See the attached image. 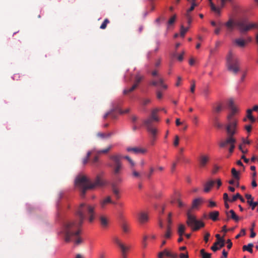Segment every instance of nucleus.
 Returning a JSON list of instances; mask_svg holds the SVG:
<instances>
[{
	"mask_svg": "<svg viewBox=\"0 0 258 258\" xmlns=\"http://www.w3.org/2000/svg\"><path fill=\"white\" fill-rule=\"evenodd\" d=\"M95 206L86 203L80 205L76 211L77 219L66 222L64 225L63 233L64 240L67 242L74 241L75 244H79L83 241L79 236L80 228L85 219H88L92 223L95 218Z\"/></svg>",
	"mask_w": 258,
	"mask_h": 258,
	"instance_id": "f257e3e1",
	"label": "nucleus"
},
{
	"mask_svg": "<svg viewBox=\"0 0 258 258\" xmlns=\"http://www.w3.org/2000/svg\"><path fill=\"white\" fill-rule=\"evenodd\" d=\"M75 184L81 192V196L84 197L86 191L92 189L97 186H101L105 184V182L97 176L94 182L84 175L79 176L76 178Z\"/></svg>",
	"mask_w": 258,
	"mask_h": 258,
	"instance_id": "f03ea898",
	"label": "nucleus"
},
{
	"mask_svg": "<svg viewBox=\"0 0 258 258\" xmlns=\"http://www.w3.org/2000/svg\"><path fill=\"white\" fill-rule=\"evenodd\" d=\"M158 111L157 109H153L150 116L144 122L147 131L152 135L153 140L155 139L157 132L156 124L159 121V117L157 116Z\"/></svg>",
	"mask_w": 258,
	"mask_h": 258,
	"instance_id": "7ed1b4c3",
	"label": "nucleus"
},
{
	"mask_svg": "<svg viewBox=\"0 0 258 258\" xmlns=\"http://www.w3.org/2000/svg\"><path fill=\"white\" fill-rule=\"evenodd\" d=\"M110 161L107 166L111 169L113 175H120L123 169L122 162V156L119 154L112 155L109 156Z\"/></svg>",
	"mask_w": 258,
	"mask_h": 258,
	"instance_id": "20e7f679",
	"label": "nucleus"
},
{
	"mask_svg": "<svg viewBox=\"0 0 258 258\" xmlns=\"http://www.w3.org/2000/svg\"><path fill=\"white\" fill-rule=\"evenodd\" d=\"M240 60L229 51L226 56V67L228 71L233 74H237L240 70Z\"/></svg>",
	"mask_w": 258,
	"mask_h": 258,
	"instance_id": "39448f33",
	"label": "nucleus"
},
{
	"mask_svg": "<svg viewBox=\"0 0 258 258\" xmlns=\"http://www.w3.org/2000/svg\"><path fill=\"white\" fill-rule=\"evenodd\" d=\"M191 209H189L187 212V220L186 223L188 226H190L193 230L196 231L199 229L200 228L204 226V223L197 220L195 215L191 213Z\"/></svg>",
	"mask_w": 258,
	"mask_h": 258,
	"instance_id": "423d86ee",
	"label": "nucleus"
},
{
	"mask_svg": "<svg viewBox=\"0 0 258 258\" xmlns=\"http://www.w3.org/2000/svg\"><path fill=\"white\" fill-rule=\"evenodd\" d=\"M227 119L226 130L227 135L234 136L238 132V120L236 118H231V115H228Z\"/></svg>",
	"mask_w": 258,
	"mask_h": 258,
	"instance_id": "0eeeda50",
	"label": "nucleus"
},
{
	"mask_svg": "<svg viewBox=\"0 0 258 258\" xmlns=\"http://www.w3.org/2000/svg\"><path fill=\"white\" fill-rule=\"evenodd\" d=\"M236 25L241 33L246 32L253 28L258 27L257 24L249 23L246 20L239 21L236 24Z\"/></svg>",
	"mask_w": 258,
	"mask_h": 258,
	"instance_id": "6e6552de",
	"label": "nucleus"
},
{
	"mask_svg": "<svg viewBox=\"0 0 258 258\" xmlns=\"http://www.w3.org/2000/svg\"><path fill=\"white\" fill-rule=\"evenodd\" d=\"M235 143L236 139L234 138L233 136L228 135L227 138L225 140L220 142V146L221 147H225L229 145V151L230 153H232L235 148Z\"/></svg>",
	"mask_w": 258,
	"mask_h": 258,
	"instance_id": "1a4fd4ad",
	"label": "nucleus"
},
{
	"mask_svg": "<svg viewBox=\"0 0 258 258\" xmlns=\"http://www.w3.org/2000/svg\"><path fill=\"white\" fill-rule=\"evenodd\" d=\"M113 240L114 242L120 248L122 257L126 258V253L130 248V246L124 245L117 237H113Z\"/></svg>",
	"mask_w": 258,
	"mask_h": 258,
	"instance_id": "9d476101",
	"label": "nucleus"
},
{
	"mask_svg": "<svg viewBox=\"0 0 258 258\" xmlns=\"http://www.w3.org/2000/svg\"><path fill=\"white\" fill-rule=\"evenodd\" d=\"M152 79L150 82V85L156 88L161 86V76L159 73L155 70L152 72Z\"/></svg>",
	"mask_w": 258,
	"mask_h": 258,
	"instance_id": "9b49d317",
	"label": "nucleus"
},
{
	"mask_svg": "<svg viewBox=\"0 0 258 258\" xmlns=\"http://www.w3.org/2000/svg\"><path fill=\"white\" fill-rule=\"evenodd\" d=\"M143 79V76H142L140 75L139 74H138L135 77V83L133 86L130 88L129 89H124L123 90V94L124 95L127 94V93H129L130 92H132L136 88H137L140 83L141 82V81Z\"/></svg>",
	"mask_w": 258,
	"mask_h": 258,
	"instance_id": "f8f14e48",
	"label": "nucleus"
},
{
	"mask_svg": "<svg viewBox=\"0 0 258 258\" xmlns=\"http://www.w3.org/2000/svg\"><path fill=\"white\" fill-rule=\"evenodd\" d=\"M210 160V156L208 154L201 155L199 158V166L201 168H204Z\"/></svg>",
	"mask_w": 258,
	"mask_h": 258,
	"instance_id": "ddd939ff",
	"label": "nucleus"
},
{
	"mask_svg": "<svg viewBox=\"0 0 258 258\" xmlns=\"http://www.w3.org/2000/svg\"><path fill=\"white\" fill-rule=\"evenodd\" d=\"M171 216H172V213H170L168 215V225L167 227V229L166 231V232L164 235V237L166 238H169L171 235L172 233V229H171V223H172V220H171Z\"/></svg>",
	"mask_w": 258,
	"mask_h": 258,
	"instance_id": "4468645a",
	"label": "nucleus"
},
{
	"mask_svg": "<svg viewBox=\"0 0 258 258\" xmlns=\"http://www.w3.org/2000/svg\"><path fill=\"white\" fill-rule=\"evenodd\" d=\"M228 105L231 110V112L228 115H231V118H235L234 115L239 111V109L234 105L232 99L228 101Z\"/></svg>",
	"mask_w": 258,
	"mask_h": 258,
	"instance_id": "2eb2a0df",
	"label": "nucleus"
},
{
	"mask_svg": "<svg viewBox=\"0 0 258 258\" xmlns=\"http://www.w3.org/2000/svg\"><path fill=\"white\" fill-rule=\"evenodd\" d=\"M215 183V181L214 180L211 179L208 180L204 184V191L206 193L209 192L213 187Z\"/></svg>",
	"mask_w": 258,
	"mask_h": 258,
	"instance_id": "dca6fc26",
	"label": "nucleus"
},
{
	"mask_svg": "<svg viewBox=\"0 0 258 258\" xmlns=\"http://www.w3.org/2000/svg\"><path fill=\"white\" fill-rule=\"evenodd\" d=\"M225 213L228 219H232L235 222H238L240 219V218L235 214L233 210H230L229 211H226Z\"/></svg>",
	"mask_w": 258,
	"mask_h": 258,
	"instance_id": "f3484780",
	"label": "nucleus"
},
{
	"mask_svg": "<svg viewBox=\"0 0 258 258\" xmlns=\"http://www.w3.org/2000/svg\"><path fill=\"white\" fill-rule=\"evenodd\" d=\"M126 150L128 152H132L136 154H144L146 152V150L145 149L143 148H140L138 147H128L126 149Z\"/></svg>",
	"mask_w": 258,
	"mask_h": 258,
	"instance_id": "a211bd4d",
	"label": "nucleus"
},
{
	"mask_svg": "<svg viewBox=\"0 0 258 258\" xmlns=\"http://www.w3.org/2000/svg\"><path fill=\"white\" fill-rule=\"evenodd\" d=\"M225 245V240H220L216 241L213 245L211 247V249L213 251H216L221 247H223Z\"/></svg>",
	"mask_w": 258,
	"mask_h": 258,
	"instance_id": "6ab92c4d",
	"label": "nucleus"
},
{
	"mask_svg": "<svg viewBox=\"0 0 258 258\" xmlns=\"http://www.w3.org/2000/svg\"><path fill=\"white\" fill-rule=\"evenodd\" d=\"M112 191L117 200L119 199L120 196V190L115 183L111 184Z\"/></svg>",
	"mask_w": 258,
	"mask_h": 258,
	"instance_id": "aec40b11",
	"label": "nucleus"
},
{
	"mask_svg": "<svg viewBox=\"0 0 258 258\" xmlns=\"http://www.w3.org/2000/svg\"><path fill=\"white\" fill-rule=\"evenodd\" d=\"M204 202V199L198 198L193 200L192 203V209H197L199 206Z\"/></svg>",
	"mask_w": 258,
	"mask_h": 258,
	"instance_id": "412c9836",
	"label": "nucleus"
},
{
	"mask_svg": "<svg viewBox=\"0 0 258 258\" xmlns=\"http://www.w3.org/2000/svg\"><path fill=\"white\" fill-rule=\"evenodd\" d=\"M176 20V16L174 15L171 17L170 19L167 21L166 23V29L167 31H169L171 29H172L174 26V24Z\"/></svg>",
	"mask_w": 258,
	"mask_h": 258,
	"instance_id": "4be33fe9",
	"label": "nucleus"
},
{
	"mask_svg": "<svg viewBox=\"0 0 258 258\" xmlns=\"http://www.w3.org/2000/svg\"><path fill=\"white\" fill-rule=\"evenodd\" d=\"M234 43L238 47H244L246 44V40L242 38H238L234 40Z\"/></svg>",
	"mask_w": 258,
	"mask_h": 258,
	"instance_id": "5701e85b",
	"label": "nucleus"
},
{
	"mask_svg": "<svg viewBox=\"0 0 258 258\" xmlns=\"http://www.w3.org/2000/svg\"><path fill=\"white\" fill-rule=\"evenodd\" d=\"M108 204H115L116 203L112 201L110 196L107 197L100 202V205L102 208H104L105 206Z\"/></svg>",
	"mask_w": 258,
	"mask_h": 258,
	"instance_id": "b1692460",
	"label": "nucleus"
},
{
	"mask_svg": "<svg viewBox=\"0 0 258 258\" xmlns=\"http://www.w3.org/2000/svg\"><path fill=\"white\" fill-rule=\"evenodd\" d=\"M224 25L226 26L227 30L231 32L233 30L235 25V23L232 19H230L226 23H225Z\"/></svg>",
	"mask_w": 258,
	"mask_h": 258,
	"instance_id": "393cba45",
	"label": "nucleus"
},
{
	"mask_svg": "<svg viewBox=\"0 0 258 258\" xmlns=\"http://www.w3.org/2000/svg\"><path fill=\"white\" fill-rule=\"evenodd\" d=\"M98 155H95L90 161L91 165L95 167H98L101 164Z\"/></svg>",
	"mask_w": 258,
	"mask_h": 258,
	"instance_id": "a878e982",
	"label": "nucleus"
},
{
	"mask_svg": "<svg viewBox=\"0 0 258 258\" xmlns=\"http://www.w3.org/2000/svg\"><path fill=\"white\" fill-rule=\"evenodd\" d=\"M148 216L146 213H145L144 212H142L139 214V221L141 223L144 224V223L147 222L148 221Z\"/></svg>",
	"mask_w": 258,
	"mask_h": 258,
	"instance_id": "bb28decb",
	"label": "nucleus"
},
{
	"mask_svg": "<svg viewBox=\"0 0 258 258\" xmlns=\"http://www.w3.org/2000/svg\"><path fill=\"white\" fill-rule=\"evenodd\" d=\"M219 216V213L217 211H212L209 215V218L214 221H216L218 219Z\"/></svg>",
	"mask_w": 258,
	"mask_h": 258,
	"instance_id": "cd10ccee",
	"label": "nucleus"
},
{
	"mask_svg": "<svg viewBox=\"0 0 258 258\" xmlns=\"http://www.w3.org/2000/svg\"><path fill=\"white\" fill-rule=\"evenodd\" d=\"M93 152L94 150L90 151L87 152L86 157L82 159V164L83 165H86L89 162L90 156Z\"/></svg>",
	"mask_w": 258,
	"mask_h": 258,
	"instance_id": "c85d7f7f",
	"label": "nucleus"
},
{
	"mask_svg": "<svg viewBox=\"0 0 258 258\" xmlns=\"http://www.w3.org/2000/svg\"><path fill=\"white\" fill-rule=\"evenodd\" d=\"M99 220L101 225L103 227H106L108 225V219L104 216H101L99 217Z\"/></svg>",
	"mask_w": 258,
	"mask_h": 258,
	"instance_id": "c756f323",
	"label": "nucleus"
},
{
	"mask_svg": "<svg viewBox=\"0 0 258 258\" xmlns=\"http://www.w3.org/2000/svg\"><path fill=\"white\" fill-rule=\"evenodd\" d=\"M165 255L168 257H171L172 258L176 257V255L175 254L172 253L170 251L167 249H164L162 251V256Z\"/></svg>",
	"mask_w": 258,
	"mask_h": 258,
	"instance_id": "7c9ffc66",
	"label": "nucleus"
},
{
	"mask_svg": "<svg viewBox=\"0 0 258 258\" xmlns=\"http://www.w3.org/2000/svg\"><path fill=\"white\" fill-rule=\"evenodd\" d=\"M185 226L183 224H179L178 228V234L179 236H182L184 233Z\"/></svg>",
	"mask_w": 258,
	"mask_h": 258,
	"instance_id": "2f4dec72",
	"label": "nucleus"
},
{
	"mask_svg": "<svg viewBox=\"0 0 258 258\" xmlns=\"http://www.w3.org/2000/svg\"><path fill=\"white\" fill-rule=\"evenodd\" d=\"M252 110L249 109L247 110V118L250 120L251 122H254L255 121V118L252 115Z\"/></svg>",
	"mask_w": 258,
	"mask_h": 258,
	"instance_id": "473e14b6",
	"label": "nucleus"
},
{
	"mask_svg": "<svg viewBox=\"0 0 258 258\" xmlns=\"http://www.w3.org/2000/svg\"><path fill=\"white\" fill-rule=\"evenodd\" d=\"M253 246V244L252 243H249L248 245H244L242 247V249H243V251H247L248 252H249L250 253H252V247Z\"/></svg>",
	"mask_w": 258,
	"mask_h": 258,
	"instance_id": "72a5a7b5",
	"label": "nucleus"
},
{
	"mask_svg": "<svg viewBox=\"0 0 258 258\" xmlns=\"http://www.w3.org/2000/svg\"><path fill=\"white\" fill-rule=\"evenodd\" d=\"M112 134L111 133H109L108 134H104L102 133H98L97 134V137L103 138V139H107L109 138Z\"/></svg>",
	"mask_w": 258,
	"mask_h": 258,
	"instance_id": "f704fd0d",
	"label": "nucleus"
},
{
	"mask_svg": "<svg viewBox=\"0 0 258 258\" xmlns=\"http://www.w3.org/2000/svg\"><path fill=\"white\" fill-rule=\"evenodd\" d=\"M231 173L233 177L237 180L240 179L239 172L236 170L234 168H233L231 170Z\"/></svg>",
	"mask_w": 258,
	"mask_h": 258,
	"instance_id": "c9c22d12",
	"label": "nucleus"
},
{
	"mask_svg": "<svg viewBox=\"0 0 258 258\" xmlns=\"http://www.w3.org/2000/svg\"><path fill=\"white\" fill-rule=\"evenodd\" d=\"M184 54V51H182L179 54H178L176 52H175L173 54V56L174 57L177 58L178 60L181 61L183 60Z\"/></svg>",
	"mask_w": 258,
	"mask_h": 258,
	"instance_id": "e433bc0d",
	"label": "nucleus"
},
{
	"mask_svg": "<svg viewBox=\"0 0 258 258\" xmlns=\"http://www.w3.org/2000/svg\"><path fill=\"white\" fill-rule=\"evenodd\" d=\"M108 116H110L112 118L115 119L117 117V114L113 112V111H110L107 113H106L104 116V118H106Z\"/></svg>",
	"mask_w": 258,
	"mask_h": 258,
	"instance_id": "4c0bfd02",
	"label": "nucleus"
},
{
	"mask_svg": "<svg viewBox=\"0 0 258 258\" xmlns=\"http://www.w3.org/2000/svg\"><path fill=\"white\" fill-rule=\"evenodd\" d=\"M121 228L122 229V231L125 233H127L130 231V227L128 224L126 223H122L121 225Z\"/></svg>",
	"mask_w": 258,
	"mask_h": 258,
	"instance_id": "58836bf2",
	"label": "nucleus"
},
{
	"mask_svg": "<svg viewBox=\"0 0 258 258\" xmlns=\"http://www.w3.org/2000/svg\"><path fill=\"white\" fill-rule=\"evenodd\" d=\"M111 148H112V146H109L108 147H107V148H106L105 149L100 150H98V151H96V153H97V154H106L110 151V150L111 149Z\"/></svg>",
	"mask_w": 258,
	"mask_h": 258,
	"instance_id": "ea45409f",
	"label": "nucleus"
},
{
	"mask_svg": "<svg viewBox=\"0 0 258 258\" xmlns=\"http://www.w3.org/2000/svg\"><path fill=\"white\" fill-rule=\"evenodd\" d=\"M222 23L221 22H218V26H216V28L214 30V33L216 35H219L221 30V27L222 26Z\"/></svg>",
	"mask_w": 258,
	"mask_h": 258,
	"instance_id": "a19ab883",
	"label": "nucleus"
},
{
	"mask_svg": "<svg viewBox=\"0 0 258 258\" xmlns=\"http://www.w3.org/2000/svg\"><path fill=\"white\" fill-rule=\"evenodd\" d=\"M202 258H211V254L209 253L206 252L204 249L200 251Z\"/></svg>",
	"mask_w": 258,
	"mask_h": 258,
	"instance_id": "79ce46f5",
	"label": "nucleus"
},
{
	"mask_svg": "<svg viewBox=\"0 0 258 258\" xmlns=\"http://www.w3.org/2000/svg\"><path fill=\"white\" fill-rule=\"evenodd\" d=\"M223 106L221 104L218 103L216 106L213 107L214 110L216 113L221 112L222 110Z\"/></svg>",
	"mask_w": 258,
	"mask_h": 258,
	"instance_id": "37998d69",
	"label": "nucleus"
},
{
	"mask_svg": "<svg viewBox=\"0 0 258 258\" xmlns=\"http://www.w3.org/2000/svg\"><path fill=\"white\" fill-rule=\"evenodd\" d=\"M188 30V28H185L183 25L181 26L180 27V36L182 37H184L185 33L187 32Z\"/></svg>",
	"mask_w": 258,
	"mask_h": 258,
	"instance_id": "c03bdc74",
	"label": "nucleus"
},
{
	"mask_svg": "<svg viewBox=\"0 0 258 258\" xmlns=\"http://www.w3.org/2000/svg\"><path fill=\"white\" fill-rule=\"evenodd\" d=\"M210 5L212 11L217 13L220 12V9L216 7L212 2H211Z\"/></svg>",
	"mask_w": 258,
	"mask_h": 258,
	"instance_id": "a18cd8bd",
	"label": "nucleus"
},
{
	"mask_svg": "<svg viewBox=\"0 0 258 258\" xmlns=\"http://www.w3.org/2000/svg\"><path fill=\"white\" fill-rule=\"evenodd\" d=\"M196 4L194 3V2L191 3V6L190 8H189L186 12V17L187 18H188L189 13L194 10Z\"/></svg>",
	"mask_w": 258,
	"mask_h": 258,
	"instance_id": "49530a36",
	"label": "nucleus"
},
{
	"mask_svg": "<svg viewBox=\"0 0 258 258\" xmlns=\"http://www.w3.org/2000/svg\"><path fill=\"white\" fill-rule=\"evenodd\" d=\"M109 23V21L108 19H105L102 24L101 25L100 28L101 29H105L107 25Z\"/></svg>",
	"mask_w": 258,
	"mask_h": 258,
	"instance_id": "de8ad7c7",
	"label": "nucleus"
},
{
	"mask_svg": "<svg viewBox=\"0 0 258 258\" xmlns=\"http://www.w3.org/2000/svg\"><path fill=\"white\" fill-rule=\"evenodd\" d=\"M248 204L251 207L252 210H254L256 206L258 205L257 202H253V201H249L248 202Z\"/></svg>",
	"mask_w": 258,
	"mask_h": 258,
	"instance_id": "09e8293b",
	"label": "nucleus"
},
{
	"mask_svg": "<svg viewBox=\"0 0 258 258\" xmlns=\"http://www.w3.org/2000/svg\"><path fill=\"white\" fill-rule=\"evenodd\" d=\"M114 181L112 183H115L117 185V183H120L122 182V178L120 177V175H114Z\"/></svg>",
	"mask_w": 258,
	"mask_h": 258,
	"instance_id": "8fccbe9b",
	"label": "nucleus"
},
{
	"mask_svg": "<svg viewBox=\"0 0 258 258\" xmlns=\"http://www.w3.org/2000/svg\"><path fill=\"white\" fill-rule=\"evenodd\" d=\"M195 87H196L195 81V80L191 81V86H190V91L191 93H193L195 92Z\"/></svg>",
	"mask_w": 258,
	"mask_h": 258,
	"instance_id": "3c124183",
	"label": "nucleus"
},
{
	"mask_svg": "<svg viewBox=\"0 0 258 258\" xmlns=\"http://www.w3.org/2000/svg\"><path fill=\"white\" fill-rule=\"evenodd\" d=\"M220 169V167L217 165H214L212 170V173L213 174H216Z\"/></svg>",
	"mask_w": 258,
	"mask_h": 258,
	"instance_id": "603ef678",
	"label": "nucleus"
},
{
	"mask_svg": "<svg viewBox=\"0 0 258 258\" xmlns=\"http://www.w3.org/2000/svg\"><path fill=\"white\" fill-rule=\"evenodd\" d=\"M179 138L178 136H176L173 141V145L175 147H177L179 145Z\"/></svg>",
	"mask_w": 258,
	"mask_h": 258,
	"instance_id": "864d4df0",
	"label": "nucleus"
},
{
	"mask_svg": "<svg viewBox=\"0 0 258 258\" xmlns=\"http://www.w3.org/2000/svg\"><path fill=\"white\" fill-rule=\"evenodd\" d=\"M240 197V195L239 194L237 193L235 195L233 196L232 198L229 200V202H233L235 201L237 199Z\"/></svg>",
	"mask_w": 258,
	"mask_h": 258,
	"instance_id": "5fc2aeb1",
	"label": "nucleus"
},
{
	"mask_svg": "<svg viewBox=\"0 0 258 258\" xmlns=\"http://www.w3.org/2000/svg\"><path fill=\"white\" fill-rule=\"evenodd\" d=\"M177 202L178 204V206L179 208H182L185 206V204L184 203H183L180 199H178L177 200Z\"/></svg>",
	"mask_w": 258,
	"mask_h": 258,
	"instance_id": "6e6d98bb",
	"label": "nucleus"
},
{
	"mask_svg": "<svg viewBox=\"0 0 258 258\" xmlns=\"http://www.w3.org/2000/svg\"><path fill=\"white\" fill-rule=\"evenodd\" d=\"M124 158V159H126L128 162L129 163L131 164V165L132 166H134L135 165V163L134 162V161L131 159V158L128 157V156H124V157H123L122 156V158Z\"/></svg>",
	"mask_w": 258,
	"mask_h": 258,
	"instance_id": "4d7b16f0",
	"label": "nucleus"
},
{
	"mask_svg": "<svg viewBox=\"0 0 258 258\" xmlns=\"http://www.w3.org/2000/svg\"><path fill=\"white\" fill-rule=\"evenodd\" d=\"M216 206H217V204L215 202H214L212 200L209 201V205H208L209 207L213 208V207H216Z\"/></svg>",
	"mask_w": 258,
	"mask_h": 258,
	"instance_id": "13d9d810",
	"label": "nucleus"
},
{
	"mask_svg": "<svg viewBox=\"0 0 258 258\" xmlns=\"http://www.w3.org/2000/svg\"><path fill=\"white\" fill-rule=\"evenodd\" d=\"M133 175L136 177H138V178H140L141 177V174L135 170H133Z\"/></svg>",
	"mask_w": 258,
	"mask_h": 258,
	"instance_id": "bf43d9fd",
	"label": "nucleus"
},
{
	"mask_svg": "<svg viewBox=\"0 0 258 258\" xmlns=\"http://www.w3.org/2000/svg\"><path fill=\"white\" fill-rule=\"evenodd\" d=\"M245 234V231L244 229H242L241 230V231L240 232V233H239L238 234H237L235 238L236 239H238L239 237H240L241 236H243Z\"/></svg>",
	"mask_w": 258,
	"mask_h": 258,
	"instance_id": "052dcab7",
	"label": "nucleus"
},
{
	"mask_svg": "<svg viewBox=\"0 0 258 258\" xmlns=\"http://www.w3.org/2000/svg\"><path fill=\"white\" fill-rule=\"evenodd\" d=\"M147 238H148V237L147 236H145L143 238L142 245H143V246L144 247V248L146 247V246L147 245V243L146 242V240H147Z\"/></svg>",
	"mask_w": 258,
	"mask_h": 258,
	"instance_id": "680f3d73",
	"label": "nucleus"
},
{
	"mask_svg": "<svg viewBox=\"0 0 258 258\" xmlns=\"http://www.w3.org/2000/svg\"><path fill=\"white\" fill-rule=\"evenodd\" d=\"M193 122L196 125L199 124V118L197 116H195L193 118Z\"/></svg>",
	"mask_w": 258,
	"mask_h": 258,
	"instance_id": "e2e57ef3",
	"label": "nucleus"
},
{
	"mask_svg": "<svg viewBox=\"0 0 258 258\" xmlns=\"http://www.w3.org/2000/svg\"><path fill=\"white\" fill-rule=\"evenodd\" d=\"M245 198L247 200V203H248V202L251 200L252 201H253V198L252 197L251 195L250 194H246L245 195Z\"/></svg>",
	"mask_w": 258,
	"mask_h": 258,
	"instance_id": "0e129e2a",
	"label": "nucleus"
},
{
	"mask_svg": "<svg viewBox=\"0 0 258 258\" xmlns=\"http://www.w3.org/2000/svg\"><path fill=\"white\" fill-rule=\"evenodd\" d=\"M231 1V0H221V7H224L227 3L230 2Z\"/></svg>",
	"mask_w": 258,
	"mask_h": 258,
	"instance_id": "69168bd1",
	"label": "nucleus"
},
{
	"mask_svg": "<svg viewBox=\"0 0 258 258\" xmlns=\"http://www.w3.org/2000/svg\"><path fill=\"white\" fill-rule=\"evenodd\" d=\"M150 102V100L149 98H145L142 100V103L144 105H146Z\"/></svg>",
	"mask_w": 258,
	"mask_h": 258,
	"instance_id": "338daca9",
	"label": "nucleus"
},
{
	"mask_svg": "<svg viewBox=\"0 0 258 258\" xmlns=\"http://www.w3.org/2000/svg\"><path fill=\"white\" fill-rule=\"evenodd\" d=\"M210 236V234L209 232H206L204 236V240L206 242H207L209 240V237Z\"/></svg>",
	"mask_w": 258,
	"mask_h": 258,
	"instance_id": "774afa93",
	"label": "nucleus"
}]
</instances>
